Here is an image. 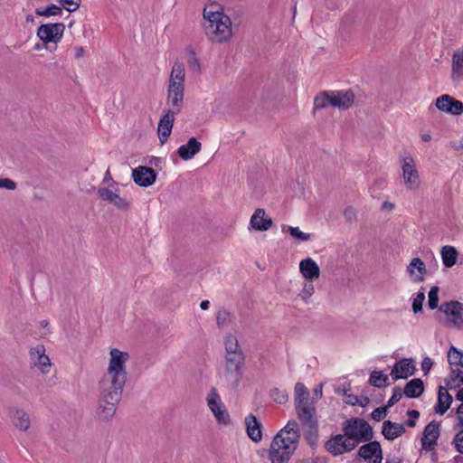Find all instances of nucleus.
<instances>
[{"label":"nucleus","mask_w":463,"mask_h":463,"mask_svg":"<svg viewBox=\"0 0 463 463\" xmlns=\"http://www.w3.org/2000/svg\"><path fill=\"white\" fill-rule=\"evenodd\" d=\"M185 71L184 64L174 62L167 88V103L172 106L160 118L157 126V135L161 145L165 144L171 135L175 117L183 107L184 95Z\"/></svg>","instance_id":"obj_1"},{"label":"nucleus","mask_w":463,"mask_h":463,"mask_svg":"<svg viewBox=\"0 0 463 463\" xmlns=\"http://www.w3.org/2000/svg\"><path fill=\"white\" fill-rule=\"evenodd\" d=\"M129 354L118 348L109 350V359L105 373L97 383L98 395L121 400L128 381L127 363Z\"/></svg>","instance_id":"obj_2"},{"label":"nucleus","mask_w":463,"mask_h":463,"mask_svg":"<svg viewBox=\"0 0 463 463\" xmlns=\"http://www.w3.org/2000/svg\"><path fill=\"white\" fill-rule=\"evenodd\" d=\"M300 439V429L296 420H289L273 438L269 459L271 463H288L298 449Z\"/></svg>","instance_id":"obj_3"},{"label":"nucleus","mask_w":463,"mask_h":463,"mask_svg":"<svg viewBox=\"0 0 463 463\" xmlns=\"http://www.w3.org/2000/svg\"><path fill=\"white\" fill-rule=\"evenodd\" d=\"M206 35L212 42L223 43L232 36V21L230 17L219 10L206 7L203 10Z\"/></svg>","instance_id":"obj_4"},{"label":"nucleus","mask_w":463,"mask_h":463,"mask_svg":"<svg viewBox=\"0 0 463 463\" xmlns=\"http://www.w3.org/2000/svg\"><path fill=\"white\" fill-rule=\"evenodd\" d=\"M354 102V95L350 90H325L314 99V109H321L329 106L339 109H347Z\"/></svg>","instance_id":"obj_5"},{"label":"nucleus","mask_w":463,"mask_h":463,"mask_svg":"<svg viewBox=\"0 0 463 463\" xmlns=\"http://www.w3.org/2000/svg\"><path fill=\"white\" fill-rule=\"evenodd\" d=\"M344 433L354 442L355 447L363 441H368L373 438V429L363 419H349L344 422Z\"/></svg>","instance_id":"obj_6"},{"label":"nucleus","mask_w":463,"mask_h":463,"mask_svg":"<svg viewBox=\"0 0 463 463\" xmlns=\"http://www.w3.org/2000/svg\"><path fill=\"white\" fill-rule=\"evenodd\" d=\"M206 403L218 424L227 425L230 423L231 418L228 411L215 388L213 387L208 392Z\"/></svg>","instance_id":"obj_7"},{"label":"nucleus","mask_w":463,"mask_h":463,"mask_svg":"<svg viewBox=\"0 0 463 463\" xmlns=\"http://www.w3.org/2000/svg\"><path fill=\"white\" fill-rule=\"evenodd\" d=\"M439 311L448 317L453 327L463 329V303L457 300L447 301L439 306Z\"/></svg>","instance_id":"obj_8"},{"label":"nucleus","mask_w":463,"mask_h":463,"mask_svg":"<svg viewBox=\"0 0 463 463\" xmlns=\"http://www.w3.org/2000/svg\"><path fill=\"white\" fill-rule=\"evenodd\" d=\"M448 362L451 367L450 380L455 385L463 383V351L450 346L448 351Z\"/></svg>","instance_id":"obj_9"},{"label":"nucleus","mask_w":463,"mask_h":463,"mask_svg":"<svg viewBox=\"0 0 463 463\" xmlns=\"http://www.w3.org/2000/svg\"><path fill=\"white\" fill-rule=\"evenodd\" d=\"M65 25L62 23L44 24L38 27L37 36L45 44L58 43L64 33Z\"/></svg>","instance_id":"obj_10"},{"label":"nucleus","mask_w":463,"mask_h":463,"mask_svg":"<svg viewBox=\"0 0 463 463\" xmlns=\"http://www.w3.org/2000/svg\"><path fill=\"white\" fill-rule=\"evenodd\" d=\"M120 401L98 395L96 417L99 421H110L116 414Z\"/></svg>","instance_id":"obj_11"},{"label":"nucleus","mask_w":463,"mask_h":463,"mask_svg":"<svg viewBox=\"0 0 463 463\" xmlns=\"http://www.w3.org/2000/svg\"><path fill=\"white\" fill-rule=\"evenodd\" d=\"M354 448L355 445L354 442L351 441L345 433L332 437V439L326 443V450L333 456H339L349 452Z\"/></svg>","instance_id":"obj_12"},{"label":"nucleus","mask_w":463,"mask_h":463,"mask_svg":"<svg viewBox=\"0 0 463 463\" xmlns=\"http://www.w3.org/2000/svg\"><path fill=\"white\" fill-rule=\"evenodd\" d=\"M402 176L406 187L410 190H415L420 186V180L411 157H404L402 163Z\"/></svg>","instance_id":"obj_13"},{"label":"nucleus","mask_w":463,"mask_h":463,"mask_svg":"<svg viewBox=\"0 0 463 463\" xmlns=\"http://www.w3.org/2000/svg\"><path fill=\"white\" fill-rule=\"evenodd\" d=\"M435 106L441 112L453 116H459L463 113V103L449 94H444L437 98Z\"/></svg>","instance_id":"obj_14"},{"label":"nucleus","mask_w":463,"mask_h":463,"mask_svg":"<svg viewBox=\"0 0 463 463\" xmlns=\"http://www.w3.org/2000/svg\"><path fill=\"white\" fill-rule=\"evenodd\" d=\"M439 437V425L436 421L430 422L424 429L421 438V447L423 450L431 451L437 446Z\"/></svg>","instance_id":"obj_15"},{"label":"nucleus","mask_w":463,"mask_h":463,"mask_svg":"<svg viewBox=\"0 0 463 463\" xmlns=\"http://www.w3.org/2000/svg\"><path fill=\"white\" fill-rule=\"evenodd\" d=\"M242 367L241 365L225 364L223 372L219 378L223 384L236 388L242 377Z\"/></svg>","instance_id":"obj_16"},{"label":"nucleus","mask_w":463,"mask_h":463,"mask_svg":"<svg viewBox=\"0 0 463 463\" xmlns=\"http://www.w3.org/2000/svg\"><path fill=\"white\" fill-rule=\"evenodd\" d=\"M98 194L102 200L113 203L118 209H127L128 207V203L119 196L118 189L115 184L107 188H99Z\"/></svg>","instance_id":"obj_17"},{"label":"nucleus","mask_w":463,"mask_h":463,"mask_svg":"<svg viewBox=\"0 0 463 463\" xmlns=\"http://www.w3.org/2000/svg\"><path fill=\"white\" fill-rule=\"evenodd\" d=\"M409 279L412 283H421L425 280L427 268L420 258H413L406 268Z\"/></svg>","instance_id":"obj_18"},{"label":"nucleus","mask_w":463,"mask_h":463,"mask_svg":"<svg viewBox=\"0 0 463 463\" xmlns=\"http://www.w3.org/2000/svg\"><path fill=\"white\" fill-rule=\"evenodd\" d=\"M296 411L298 419L304 425L310 429L317 427L316 408L312 402L296 405Z\"/></svg>","instance_id":"obj_19"},{"label":"nucleus","mask_w":463,"mask_h":463,"mask_svg":"<svg viewBox=\"0 0 463 463\" xmlns=\"http://www.w3.org/2000/svg\"><path fill=\"white\" fill-rule=\"evenodd\" d=\"M134 182L141 187H147L156 182V174L147 166H138L132 171Z\"/></svg>","instance_id":"obj_20"},{"label":"nucleus","mask_w":463,"mask_h":463,"mask_svg":"<svg viewBox=\"0 0 463 463\" xmlns=\"http://www.w3.org/2000/svg\"><path fill=\"white\" fill-rule=\"evenodd\" d=\"M358 454L370 463H381L383 459L382 449L380 443L377 441H371L363 445L359 449Z\"/></svg>","instance_id":"obj_21"},{"label":"nucleus","mask_w":463,"mask_h":463,"mask_svg":"<svg viewBox=\"0 0 463 463\" xmlns=\"http://www.w3.org/2000/svg\"><path fill=\"white\" fill-rule=\"evenodd\" d=\"M34 366H38L43 373H47L51 368L50 358L45 354V348L42 345H36L30 352Z\"/></svg>","instance_id":"obj_22"},{"label":"nucleus","mask_w":463,"mask_h":463,"mask_svg":"<svg viewBox=\"0 0 463 463\" xmlns=\"http://www.w3.org/2000/svg\"><path fill=\"white\" fill-rule=\"evenodd\" d=\"M415 367L411 364V359H401L392 367L391 376L394 381L407 379L414 373Z\"/></svg>","instance_id":"obj_23"},{"label":"nucleus","mask_w":463,"mask_h":463,"mask_svg":"<svg viewBox=\"0 0 463 463\" xmlns=\"http://www.w3.org/2000/svg\"><path fill=\"white\" fill-rule=\"evenodd\" d=\"M299 271L307 280L318 279L320 276V269L317 263L311 258H307L300 261Z\"/></svg>","instance_id":"obj_24"},{"label":"nucleus","mask_w":463,"mask_h":463,"mask_svg":"<svg viewBox=\"0 0 463 463\" xmlns=\"http://www.w3.org/2000/svg\"><path fill=\"white\" fill-rule=\"evenodd\" d=\"M202 148L201 143L194 137L188 139L185 145L178 147L177 154L183 160L192 159Z\"/></svg>","instance_id":"obj_25"},{"label":"nucleus","mask_w":463,"mask_h":463,"mask_svg":"<svg viewBox=\"0 0 463 463\" xmlns=\"http://www.w3.org/2000/svg\"><path fill=\"white\" fill-rule=\"evenodd\" d=\"M250 224L254 230L264 232L271 227L272 221L266 216L263 209H257L250 218Z\"/></svg>","instance_id":"obj_26"},{"label":"nucleus","mask_w":463,"mask_h":463,"mask_svg":"<svg viewBox=\"0 0 463 463\" xmlns=\"http://www.w3.org/2000/svg\"><path fill=\"white\" fill-rule=\"evenodd\" d=\"M245 426L248 437L254 442H260L262 439L261 424L253 414L245 418Z\"/></svg>","instance_id":"obj_27"},{"label":"nucleus","mask_w":463,"mask_h":463,"mask_svg":"<svg viewBox=\"0 0 463 463\" xmlns=\"http://www.w3.org/2000/svg\"><path fill=\"white\" fill-rule=\"evenodd\" d=\"M10 415L13 424L21 430H27L30 427V417L23 409L12 408Z\"/></svg>","instance_id":"obj_28"},{"label":"nucleus","mask_w":463,"mask_h":463,"mask_svg":"<svg viewBox=\"0 0 463 463\" xmlns=\"http://www.w3.org/2000/svg\"><path fill=\"white\" fill-rule=\"evenodd\" d=\"M405 432V428L402 424L395 423L391 420H385L383 423L382 433L388 440H393L402 436Z\"/></svg>","instance_id":"obj_29"},{"label":"nucleus","mask_w":463,"mask_h":463,"mask_svg":"<svg viewBox=\"0 0 463 463\" xmlns=\"http://www.w3.org/2000/svg\"><path fill=\"white\" fill-rule=\"evenodd\" d=\"M451 402L452 396L444 387L439 386L438 392V402L435 406V412L440 415L444 414L449 408Z\"/></svg>","instance_id":"obj_30"},{"label":"nucleus","mask_w":463,"mask_h":463,"mask_svg":"<svg viewBox=\"0 0 463 463\" xmlns=\"http://www.w3.org/2000/svg\"><path fill=\"white\" fill-rule=\"evenodd\" d=\"M424 391V384L420 378L409 381L403 390V394L408 398H418Z\"/></svg>","instance_id":"obj_31"},{"label":"nucleus","mask_w":463,"mask_h":463,"mask_svg":"<svg viewBox=\"0 0 463 463\" xmlns=\"http://www.w3.org/2000/svg\"><path fill=\"white\" fill-rule=\"evenodd\" d=\"M451 77L454 80L463 79V50H458L452 55Z\"/></svg>","instance_id":"obj_32"},{"label":"nucleus","mask_w":463,"mask_h":463,"mask_svg":"<svg viewBox=\"0 0 463 463\" xmlns=\"http://www.w3.org/2000/svg\"><path fill=\"white\" fill-rule=\"evenodd\" d=\"M443 265L447 268H451L456 264L458 251L455 247L446 245L440 250Z\"/></svg>","instance_id":"obj_33"},{"label":"nucleus","mask_w":463,"mask_h":463,"mask_svg":"<svg viewBox=\"0 0 463 463\" xmlns=\"http://www.w3.org/2000/svg\"><path fill=\"white\" fill-rule=\"evenodd\" d=\"M295 405L307 403L309 402V392L302 383H297L295 385Z\"/></svg>","instance_id":"obj_34"},{"label":"nucleus","mask_w":463,"mask_h":463,"mask_svg":"<svg viewBox=\"0 0 463 463\" xmlns=\"http://www.w3.org/2000/svg\"><path fill=\"white\" fill-rule=\"evenodd\" d=\"M282 232H289L292 237L299 241H307L310 240L311 234L303 232L298 227H293L290 225L283 224L281 227Z\"/></svg>","instance_id":"obj_35"},{"label":"nucleus","mask_w":463,"mask_h":463,"mask_svg":"<svg viewBox=\"0 0 463 463\" xmlns=\"http://www.w3.org/2000/svg\"><path fill=\"white\" fill-rule=\"evenodd\" d=\"M388 380V375L380 371H373L370 375L369 382L373 386L381 388L389 384Z\"/></svg>","instance_id":"obj_36"},{"label":"nucleus","mask_w":463,"mask_h":463,"mask_svg":"<svg viewBox=\"0 0 463 463\" xmlns=\"http://www.w3.org/2000/svg\"><path fill=\"white\" fill-rule=\"evenodd\" d=\"M216 323L219 328L227 327L232 323V315L225 308H220L216 312Z\"/></svg>","instance_id":"obj_37"},{"label":"nucleus","mask_w":463,"mask_h":463,"mask_svg":"<svg viewBox=\"0 0 463 463\" xmlns=\"http://www.w3.org/2000/svg\"><path fill=\"white\" fill-rule=\"evenodd\" d=\"M35 14L39 16L50 17V16H61L62 14V9L61 6L56 5H51L46 8H37Z\"/></svg>","instance_id":"obj_38"},{"label":"nucleus","mask_w":463,"mask_h":463,"mask_svg":"<svg viewBox=\"0 0 463 463\" xmlns=\"http://www.w3.org/2000/svg\"><path fill=\"white\" fill-rule=\"evenodd\" d=\"M224 346L226 354H233L235 352H242L236 336L228 334L224 338Z\"/></svg>","instance_id":"obj_39"},{"label":"nucleus","mask_w":463,"mask_h":463,"mask_svg":"<svg viewBox=\"0 0 463 463\" xmlns=\"http://www.w3.org/2000/svg\"><path fill=\"white\" fill-rule=\"evenodd\" d=\"M225 364L241 365L244 364V355L242 352L233 354H225Z\"/></svg>","instance_id":"obj_40"},{"label":"nucleus","mask_w":463,"mask_h":463,"mask_svg":"<svg viewBox=\"0 0 463 463\" xmlns=\"http://www.w3.org/2000/svg\"><path fill=\"white\" fill-rule=\"evenodd\" d=\"M314 292L315 288L312 280H307L304 282L303 288L299 292L298 297L307 303L308 299L312 297Z\"/></svg>","instance_id":"obj_41"},{"label":"nucleus","mask_w":463,"mask_h":463,"mask_svg":"<svg viewBox=\"0 0 463 463\" xmlns=\"http://www.w3.org/2000/svg\"><path fill=\"white\" fill-rule=\"evenodd\" d=\"M439 288L437 286H433L430 288L428 294V305L430 309L433 310L439 308Z\"/></svg>","instance_id":"obj_42"},{"label":"nucleus","mask_w":463,"mask_h":463,"mask_svg":"<svg viewBox=\"0 0 463 463\" xmlns=\"http://www.w3.org/2000/svg\"><path fill=\"white\" fill-rule=\"evenodd\" d=\"M425 300V291L421 288L412 298V311L418 313L422 310L423 302Z\"/></svg>","instance_id":"obj_43"},{"label":"nucleus","mask_w":463,"mask_h":463,"mask_svg":"<svg viewBox=\"0 0 463 463\" xmlns=\"http://www.w3.org/2000/svg\"><path fill=\"white\" fill-rule=\"evenodd\" d=\"M188 58L187 64L191 70L199 72L201 70L199 60L197 59L195 52L192 49L187 50Z\"/></svg>","instance_id":"obj_44"},{"label":"nucleus","mask_w":463,"mask_h":463,"mask_svg":"<svg viewBox=\"0 0 463 463\" xmlns=\"http://www.w3.org/2000/svg\"><path fill=\"white\" fill-rule=\"evenodd\" d=\"M270 396L275 402L279 404H284L288 400V393L285 391L277 388L271 390Z\"/></svg>","instance_id":"obj_45"},{"label":"nucleus","mask_w":463,"mask_h":463,"mask_svg":"<svg viewBox=\"0 0 463 463\" xmlns=\"http://www.w3.org/2000/svg\"><path fill=\"white\" fill-rule=\"evenodd\" d=\"M458 429L459 430L455 434L452 439V445L458 453L463 454V428Z\"/></svg>","instance_id":"obj_46"},{"label":"nucleus","mask_w":463,"mask_h":463,"mask_svg":"<svg viewBox=\"0 0 463 463\" xmlns=\"http://www.w3.org/2000/svg\"><path fill=\"white\" fill-rule=\"evenodd\" d=\"M59 3L70 13L76 11L80 5V0H59Z\"/></svg>","instance_id":"obj_47"},{"label":"nucleus","mask_w":463,"mask_h":463,"mask_svg":"<svg viewBox=\"0 0 463 463\" xmlns=\"http://www.w3.org/2000/svg\"><path fill=\"white\" fill-rule=\"evenodd\" d=\"M402 396V392L401 389L399 387H395L393 389L392 395L387 402L386 407L390 408V407L393 406L395 403H397L401 400Z\"/></svg>","instance_id":"obj_48"},{"label":"nucleus","mask_w":463,"mask_h":463,"mask_svg":"<svg viewBox=\"0 0 463 463\" xmlns=\"http://www.w3.org/2000/svg\"><path fill=\"white\" fill-rule=\"evenodd\" d=\"M386 412H387L386 406L380 407V408H376L375 410H373L371 416L374 420L380 421L386 416Z\"/></svg>","instance_id":"obj_49"},{"label":"nucleus","mask_w":463,"mask_h":463,"mask_svg":"<svg viewBox=\"0 0 463 463\" xmlns=\"http://www.w3.org/2000/svg\"><path fill=\"white\" fill-rule=\"evenodd\" d=\"M407 414L409 416V419L406 424L411 428L415 427L416 420L420 417V412L416 410H410L408 411Z\"/></svg>","instance_id":"obj_50"},{"label":"nucleus","mask_w":463,"mask_h":463,"mask_svg":"<svg viewBox=\"0 0 463 463\" xmlns=\"http://www.w3.org/2000/svg\"><path fill=\"white\" fill-rule=\"evenodd\" d=\"M0 188H5L7 190H14L16 184L8 178H0Z\"/></svg>","instance_id":"obj_51"},{"label":"nucleus","mask_w":463,"mask_h":463,"mask_svg":"<svg viewBox=\"0 0 463 463\" xmlns=\"http://www.w3.org/2000/svg\"><path fill=\"white\" fill-rule=\"evenodd\" d=\"M457 421L455 428H463V403H461L457 409Z\"/></svg>","instance_id":"obj_52"},{"label":"nucleus","mask_w":463,"mask_h":463,"mask_svg":"<svg viewBox=\"0 0 463 463\" xmlns=\"http://www.w3.org/2000/svg\"><path fill=\"white\" fill-rule=\"evenodd\" d=\"M344 216L346 221L352 222L356 218V211L353 207H347L344 212Z\"/></svg>","instance_id":"obj_53"},{"label":"nucleus","mask_w":463,"mask_h":463,"mask_svg":"<svg viewBox=\"0 0 463 463\" xmlns=\"http://www.w3.org/2000/svg\"><path fill=\"white\" fill-rule=\"evenodd\" d=\"M433 365V362L430 357H425L421 362V370L424 373H428Z\"/></svg>","instance_id":"obj_54"},{"label":"nucleus","mask_w":463,"mask_h":463,"mask_svg":"<svg viewBox=\"0 0 463 463\" xmlns=\"http://www.w3.org/2000/svg\"><path fill=\"white\" fill-rule=\"evenodd\" d=\"M84 53H85V50L83 49V47H76L75 48V57L77 59L83 57Z\"/></svg>","instance_id":"obj_55"},{"label":"nucleus","mask_w":463,"mask_h":463,"mask_svg":"<svg viewBox=\"0 0 463 463\" xmlns=\"http://www.w3.org/2000/svg\"><path fill=\"white\" fill-rule=\"evenodd\" d=\"M307 463H326V459L324 458L316 457L307 459Z\"/></svg>","instance_id":"obj_56"},{"label":"nucleus","mask_w":463,"mask_h":463,"mask_svg":"<svg viewBox=\"0 0 463 463\" xmlns=\"http://www.w3.org/2000/svg\"><path fill=\"white\" fill-rule=\"evenodd\" d=\"M210 307V302L209 300H203L201 303H200V307L203 309V310H207Z\"/></svg>","instance_id":"obj_57"},{"label":"nucleus","mask_w":463,"mask_h":463,"mask_svg":"<svg viewBox=\"0 0 463 463\" xmlns=\"http://www.w3.org/2000/svg\"><path fill=\"white\" fill-rule=\"evenodd\" d=\"M314 395L319 399L322 397V386H319L314 390Z\"/></svg>","instance_id":"obj_58"},{"label":"nucleus","mask_w":463,"mask_h":463,"mask_svg":"<svg viewBox=\"0 0 463 463\" xmlns=\"http://www.w3.org/2000/svg\"><path fill=\"white\" fill-rule=\"evenodd\" d=\"M420 138L424 142H429L431 139V136L430 133H423L420 135Z\"/></svg>","instance_id":"obj_59"},{"label":"nucleus","mask_w":463,"mask_h":463,"mask_svg":"<svg viewBox=\"0 0 463 463\" xmlns=\"http://www.w3.org/2000/svg\"><path fill=\"white\" fill-rule=\"evenodd\" d=\"M457 399L461 401L463 403V388L458 392Z\"/></svg>","instance_id":"obj_60"},{"label":"nucleus","mask_w":463,"mask_h":463,"mask_svg":"<svg viewBox=\"0 0 463 463\" xmlns=\"http://www.w3.org/2000/svg\"><path fill=\"white\" fill-rule=\"evenodd\" d=\"M34 18L32 14L26 16V22H33Z\"/></svg>","instance_id":"obj_61"},{"label":"nucleus","mask_w":463,"mask_h":463,"mask_svg":"<svg viewBox=\"0 0 463 463\" xmlns=\"http://www.w3.org/2000/svg\"><path fill=\"white\" fill-rule=\"evenodd\" d=\"M383 207H384V208H387V207H389V208H392V203H390L385 202V203H383Z\"/></svg>","instance_id":"obj_62"},{"label":"nucleus","mask_w":463,"mask_h":463,"mask_svg":"<svg viewBox=\"0 0 463 463\" xmlns=\"http://www.w3.org/2000/svg\"><path fill=\"white\" fill-rule=\"evenodd\" d=\"M41 325L43 326H46L48 325V321L47 320H43V321H41Z\"/></svg>","instance_id":"obj_63"}]
</instances>
